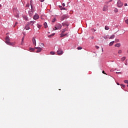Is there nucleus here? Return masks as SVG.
Listing matches in <instances>:
<instances>
[{
	"label": "nucleus",
	"instance_id": "nucleus-1",
	"mask_svg": "<svg viewBox=\"0 0 128 128\" xmlns=\"http://www.w3.org/2000/svg\"><path fill=\"white\" fill-rule=\"evenodd\" d=\"M10 37L8 36H6V43L8 46H14V43H12L10 42Z\"/></svg>",
	"mask_w": 128,
	"mask_h": 128
},
{
	"label": "nucleus",
	"instance_id": "nucleus-2",
	"mask_svg": "<svg viewBox=\"0 0 128 128\" xmlns=\"http://www.w3.org/2000/svg\"><path fill=\"white\" fill-rule=\"evenodd\" d=\"M13 12L15 16L17 18H18V14H20V12L16 10V8H14Z\"/></svg>",
	"mask_w": 128,
	"mask_h": 128
},
{
	"label": "nucleus",
	"instance_id": "nucleus-3",
	"mask_svg": "<svg viewBox=\"0 0 128 128\" xmlns=\"http://www.w3.org/2000/svg\"><path fill=\"white\" fill-rule=\"evenodd\" d=\"M62 28V25L60 24H58L56 25L55 29L53 28L54 30H60Z\"/></svg>",
	"mask_w": 128,
	"mask_h": 128
},
{
	"label": "nucleus",
	"instance_id": "nucleus-4",
	"mask_svg": "<svg viewBox=\"0 0 128 128\" xmlns=\"http://www.w3.org/2000/svg\"><path fill=\"white\" fill-rule=\"evenodd\" d=\"M64 54V51H62V50L59 48L58 50H57V54L58 56H62Z\"/></svg>",
	"mask_w": 128,
	"mask_h": 128
},
{
	"label": "nucleus",
	"instance_id": "nucleus-5",
	"mask_svg": "<svg viewBox=\"0 0 128 128\" xmlns=\"http://www.w3.org/2000/svg\"><path fill=\"white\" fill-rule=\"evenodd\" d=\"M35 48L37 50L36 51V52L37 53L40 52L42 50V48L40 47H35Z\"/></svg>",
	"mask_w": 128,
	"mask_h": 128
},
{
	"label": "nucleus",
	"instance_id": "nucleus-6",
	"mask_svg": "<svg viewBox=\"0 0 128 128\" xmlns=\"http://www.w3.org/2000/svg\"><path fill=\"white\" fill-rule=\"evenodd\" d=\"M117 4H118V8H122V6H124V4H122V2H120V0H118V2Z\"/></svg>",
	"mask_w": 128,
	"mask_h": 128
},
{
	"label": "nucleus",
	"instance_id": "nucleus-7",
	"mask_svg": "<svg viewBox=\"0 0 128 128\" xmlns=\"http://www.w3.org/2000/svg\"><path fill=\"white\" fill-rule=\"evenodd\" d=\"M34 20H38L40 18V16L37 14H36L33 17Z\"/></svg>",
	"mask_w": 128,
	"mask_h": 128
},
{
	"label": "nucleus",
	"instance_id": "nucleus-8",
	"mask_svg": "<svg viewBox=\"0 0 128 128\" xmlns=\"http://www.w3.org/2000/svg\"><path fill=\"white\" fill-rule=\"evenodd\" d=\"M34 10H32V8H31V11L28 12L30 16H32V15H33L32 14H34Z\"/></svg>",
	"mask_w": 128,
	"mask_h": 128
},
{
	"label": "nucleus",
	"instance_id": "nucleus-9",
	"mask_svg": "<svg viewBox=\"0 0 128 128\" xmlns=\"http://www.w3.org/2000/svg\"><path fill=\"white\" fill-rule=\"evenodd\" d=\"M32 44H34V46H36V38L34 37L32 38Z\"/></svg>",
	"mask_w": 128,
	"mask_h": 128
},
{
	"label": "nucleus",
	"instance_id": "nucleus-10",
	"mask_svg": "<svg viewBox=\"0 0 128 128\" xmlns=\"http://www.w3.org/2000/svg\"><path fill=\"white\" fill-rule=\"evenodd\" d=\"M36 22V21H30V22H28V24H30V26H34V24Z\"/></svg>",
	"mask_w": 128,
	"mask_h": 128
},
{
	"label": "nucleus",
	"instance_id": "nucleus-11",
	"mask_svg": "<svg viewBox=\"0 0 128 128\" xmlns=\"http://www.w3.org/2000/svg\"><path fill=\"white\" fill-rule=\"evenodd\" d=\"M66 18V16L64 15L61 17V20H64Z\"/></svg>",
	"mask_w": 128,
	"mask_h": 128
},
{
	"label": "nucleus",
	"instance_id": "nucleus-12",
	"mask_svg": "<svg viewBox=\"0 0 128 128\" xmlns=\"http://www.w3.org/2000/svg\"><path fill=\"white\" fill-rule=\"evenodd\" d=\"M106 10H108V6H104V7L103 8V11L106 12Z\"/></svg>",
	"mask_w": 128,
	"mask_h": 128
},
{
	"label": "nucleus",
	"instance_id": "nucleus-13",
	"mask_svg": "<svg viewBox=\"0 0 128 128\" xmlns=\"http://www.w3.org/2000/svg\"><path fill=\"white\" fill-rule=\"evenodd\" d=\"M23 18L24 20H28V18L26 16H24Z\"/></svg>",
	"mask_w": 128,
	"mask_h": 128
},
{
	"label": "nucleus",
	"instance_id": "nucleus-14",
	"mask_svg": "<svg viewBox=\"0 0 128 128\" xmlns=\"http://www.w3.org/2000/svg\"><path fill=\"white\" fill-rule=\"evenodd\" d=\"M30 26L28 24L26 26H25V29L26 30H28L30 29Z\"/></svg>",
	"mask_w": 128,
	"mask_h": 128
},
{
	"label": "nucleus",
	"instance_id": "nucleus-15",
	"mask_svg": "<svg viewBox=\"0 0 128 128\" xmlns=\"http://www.w3.org/2000/svg\"><path fill=\"white\" fill-rule=\"evenodd\" d=\"M66 34H64V33H62L60 34V38H63V36H66Z\"/></svg>",
	"mask_w": 128,
	"mask_h": 128
},
{
	"label": "nucleus",
	"instance_id": "nucleus-16",
	"mask_svg": "<svg viewBox=\"0 0 128 128\" xmlns=\"http://www.w3.org/2000/svg\"><path fill=\"white\" fill-rule=\"evenodd\" d=\"M63 26H68V23H62Z\"/></svg>",
	"mask_w": 128,
	"mask_h": 128
},
{
	"label": "nucleus",
	"instance_id": "nucleus-17",
	"mask_svg": "<svg viewBox=\"0 0 128 128\" xmlns=\"http://www.w3.org/2000/svg\"><path fill=\"white\" fill-rule=\"evenodd\" d=\"M114 46H116L117 48H120V44L118 43L114 45Z\"/></svg>",
	"mask_w": 128,
	"mask_h": 128
},
{
	"label": "nucleus",
	"instance_id": "nucleus-18",
	"mask_svg": "<svg viewBox=\"0 0 128 128\" xmlns=\"http://www.w3.org/2000/svg\"><path fill=\"white\" fill-rule=\"evenodd\" d=\"M113 38H114V35H112L111 36L110 38H109V39L110 40H112Z\"/></svg>",
	"mask_w": 128,
	"mask_h": 128
},
{
	"label": "nucleus",
	"instance_id": "nucleus-19",
	"mask_svg": "<svg viewBox=\"0 0 128 128\" xmlns=\"http://www.w3.org/2000/svg\"><path fill=\"white\" fill-rule=\"evenodd\" d=\"M29 50L30 52H34L36 50V48H30Z\"/></svg>",
	"mask_w": 128,
	"mask_h": 128
},
{
	"label": "nucleus",
	"instance_id": "nucleus-20",
	"mask_svg": "<svg viewBox=\"0 0 128 128\" xmlns=\"http://www.w3.org/2000/svg\"><path fill=\"white\" fill-rule=\"evenodd\" d=\"M44 26L45 28H48V24H46V22H45L44 24Z\"/></svg>",
	"mask_w": 128,
	"mask_h": 128
},
{
	"label": "nucleus",
	"instance_id": "nucleus-21",
	"mask_svg": "<svg viewBox=\"0 0 128 128\" xmlns=\"http://www.w3.org/2000/svg\"><path fill=\"white\" fill-rule=\"evenodd\" d=\"M114 41L110 43L109 46H112L114 44Z\"/></svg>",
	"mask_w": 128,
	"mask_h": 128
},
{
	"label": "nucleus",
	"instance_id": "nucleus-22",
	"mask_svg": "<svg viewBox=\"0 0 128 128\" xmlns=\"http://www.w3.org/2000/svg\"><path fill=\"white\" fill-rule=\"evenodd\" d=\"M30 6H31V8H32V0H30Z\"/></svg>",
	"mask_w": 128,
	"mask_h": 128
},
{
	"label": "nucleus",
	"instance_id": "nucleus-23",
	"mask_svg": "<svg viewBox=\"0 0 128 128\" xmlns=\"http://www.w3.org/2000/svg\"><path fill=\"white\" fill-rule=\"evenodd\" d=\"M126 56H124V57H122V58H121V60H122V62H124V60H126Z\"/></svg>",
	"mask_w": 128,
	"mask_h": 128
},
{
	"label": "nucleus",
	"instance_id": "nucleus-24",
	"mask_svg": "<svg viewBox=\"0 0 128 128\" xmlns=\"http://www.w3.org/2000/svg\"><path fill=\"white\" fill-rule=\"evenodd\" d=\"M105 30H110V28H108V26H105Z\"/></svg>",
	"mask_w": 128,
	"mask_h": 128
},
{
	"label": "nucleus",
	"instance_id": "nucleus-25",
	"mask_svg": "<svg viewBox=\"0 0 128 128\" xmlns=\"http://www.w3.org/2000/svg\"><path fill=\"white\" fill-rule=\"evenodd\" d=\"M66 30H68V29L65 28L62 31V34H64V32H66Z\"/></svg>",
	"mask_w": 128,
	"mask_h": 128
},
{
	"label": "nucleus",
	"instance_id": "nucleus-26",
	"mask_svg": "<svg viewBox=\"0 0 128 128\" xmlns=\"http://www.w3.org/2000/svg\"><path fill=\"white\" fill-rule=\"evenodd\" d=\"M37 26L38 28H42V26L40 25L39 24H37Z\"/></svg>",
	"mask_w": 128,
	"mask_h": 128
},
{
	"label": "nucleus",
	"instance_id": "nucleus-27",
	"mask_svg": "<svg viewBox=\"0 0 128 128\" xmlns=\"http://www.w3.org/2000/svg\"><path fill=\"white\" fill-rule=\"evenodd\" d=\"M26 8H28L30 7V3H27V4H26Z\"/></svg>",
	"mask_w": 128,
	"mask_h": 128
},
{
	"label": "nucleus",
	"instance_id": "nucleus-28",
	"mask_svg": "<svg viewBox=\"0 0 128 128\" xmlns=\"http://www.w3.org/2000/svg\"><path fill=\"white\" fill-rule=\"evenodd\" d=\"M82 46H78V50H82Z\"/></svg>",
	"mask_w": 128,
	"mask_h": 128
},
{
	"label": "nucleus",
	"instance_id": "nucleus-29",
	"mask_svg": "<svg viewBox=\"0 0 128 128\" xmlns=\"http://www.w3.org/2000/svg\"><path fill=\"white\" fill-rule=\"evenodd\" d=\"M122 50H119L118 51V54H122Z\"/></svg>",
	"mask_w": 128,
	"mask_h": 128
},
{
	"label": "nucleus",
	"instance_id": "nucleus-30",
	"mask_svg": "<svg viewBox=\"0 0 128 128\" xmlns=\"http://www.w3.org/2000/svg\"><path fill=\"white\" fill-rule=\"evenodd\" d=\"M124 82L125 84H128V80H124Z\"/></svg>",
	"mask_w": 128,
	"mask_h": 128
},
{
	"label": "nucleus",
	"instance_id": "nucleus-31",
	"mask_svg": "<svg viewBox=\"0 0 128 128\" xmlns=\"http://www.w3.org/2000/svg\"><path fill=\"white\" fill-rule=\"evenodd\" d=\"M50 54L54 55V52H50Z\"/></svg>",
	"mask_w": 128,
	"mask_h": 128
},
{
	"label": "nucleus",
	"instance_id": "nucleus-32",
	"mask_svg": "<svg viewBox=\"0 0 128 128\" xmlns=\"http://www.w3.org/2000/svg\"><path fill=\"white\" fill-rule=\"evenodd\" d=\"M40 46H42L43 47L44 46V43H40Z\"/></svg>",
	"mask_w": 128,
	"mask_h": 128
},
{
	"label": "nucleus",
	"instance_id": "nucleus-33",
	"mask_svg": "<svg viewBox=\"0 0 128 128\" xmlns=\"http://www.w3.org/2000/svg\"><path fill=\"white\" fill-rule=\"evenodd\" d=\"M126 24H128V19L126 20H125Z\"/></svg>",
	"mask_w": 128,
	"mask_h": 128
},
{
	"label": "nucleus",
	"instance_id": "nucleus-34",
	"mask_svg": "<svg viewBox=\"0 0 128 128\" xmlns=\"http://www.w3.org/2000/svg\"><path fill=\"white\" fill-rule=\"evenodd\" d=\"M116 42H120V40H118V39H116Z\"/></svg>",
	"mask_w": 128,
	"mask_h": 128
},
{
	"label": "nucleus",
	"instance_id": "nucleus-35",
	"mask_svg": "<svg viewBox=\"0 0 128 128\" xmlns=\"http://www.w3.org/2000/svg\"><path fill=\"white\" fill-rule=\"evenodd\" d=\"M121 86H122V88H125L126 85H124V84H122Z\"/></svg>",
	"mask_w": 128,
	"mask_h": 128
},
{
	"label": "nucleus",
	"instance_id": "nucleus-36",
	"mask_svg": "<svg viewBox=\"0 0 128 128\" xmlns=\"http://www.w3.org/2000/svg\"><path fill=\"white\" fill-rule=\"evenodd\" d=\"M114 12H118V9H115L114 10Z\"/></svg>",
	"mask_w": 128,
	"mask_h": 128
},
{
	"label": "nucleus",
	"instance_id": "nucleus-37",
	"mask_svg": "<svg viewBox=\"0 0 128 128\" xmlns=\"http://www.w3.org/2000/svg\"><path fill=\"white\" fill-rule=\"evenodd\" d=\"M24 36L22 39V42H24Z\"/></svg>",
	"mask_w": 128,
	"mask_h": 128
},
{
	"label": "nucleus",
	"instance_id": "nucleus-38",
	"mask_svg": "<svg viewBox=\"0 0 128 128\" xmlns=\"http://www.w3.org/2000/svg\"><path fill=\"white\" fill-rule=\"evenodd\" d=\"M100 48V47H98V46H96V48L98 49Z\"/></svg>",
	"mask_w": 128,
	"mask_h": 128
},
{
	"label": "nucleus",
	"instance_id": "nucleus-39",
	"mask_svg": "<svg viewBox=\"0 0 128 128\" xmlns=\"http://www.w3.org/2000/svg\"><path fill=\"white\" fill-rule=\"evenodd\" d=\"M56 22V19H54L52 20V22Z\"/></svg>",
	"mask_w": 128,
	"mask_h": 128
},
{
	"label": "nucleus",
	"instance_id": "nucleus-40",
	"mask_svg": "<svg viewBox=\"0 0 128 128\" xmlns=\"http://www.w3.org/2000/svg\"><path fill=\"white\" fill-rule=\"evenodd\" d=\"M40 2H44V0H39Z\"/></svg>",
	"mask_w": 128,
	"mask_h": 128
},
{
	"label": "nucleus",
	"instance_id": "nucleus-41",
	"mask_svg": "<svg viewBox=\"0 0 128 128\" xmlns=\"http://www.w3.org/2000/svg\"><path fill=\"white\" fill-rule=\"evenodd\" d=\"M124 6H128V4H127L126 3H125V4H124Z\"/></svg>",
	"mask_w": 128,
	"mask_h": 128
},
{
	"label": "nucleus",
	"instance_id": "nucleus-42",
	"mask_svg": "<svg viewBox=\"0 0 128 128\" xmlns=\"http://www.w3.org/2000/svg\"><path fill=\"white\" fill-rule=\"evenodd\" d=\"M92 32H96V30H94V29H92Z\"/></svg>",
	"mask_w": 128,
	"mask_h": 128
},
{
	"label": "nucleus",
	"instance_id": "nucleus-43",
	"mask_svg": "<svg viewBox=\"0 0 128 128\" xmlns=\"http://www.w3.org/2000/svg\"><path fill=\"white\" fill-rule=\"evenodd\" d=\"M18 24V22H16L15 24V26H16V24Z\"/></svg>",
	"mask_w": 128,
	"mask_h": 128
},
{
	"label": "nucleus",
	"instance_id": "nucleus-44",
	"mask_svg": "<svg viewBox=\"0 0 128 128\" xmlns=\"http://www.w3.org/2000/svg\"><path fill=\"white\" fill-rule=\"evenodd\" d=\"M62 10H66V8H62Z\"/></svg>",
	"mask_w": 128,
	"mask_h": 128
},
{
	"label": "nucleus",
	"instance_id": "nucleus-45",
	"mask_svg": "<svg viewBox=\"0 0 128 128\" xmlns=\"http://www.w3.org/2000/svg\"><path fill=\"white\" fill-rule=\"evenodd\" d=\"M102 52H104V48H102Z\"/></svg>",
	"mask_w": 128,
	"mask_h": 128
},
{
	"label": "nucleus",
	"instance_id": "nucleus-46",
	"mask_svg": "<svg viewBox=\"0 0 128 128\" xmlns=\"http://www.w3.org/2000/svg\"><path fill=\"white\" fill-rule=\"evenodd\" d=\"M102 72V74H106V73L104 72V70Z\"/></svg>",
	"mask_w": 128,
	"mask_h": 128
},
{
	"label": "nucleus",
	"instance_id": "nucleus-47",
	"mask_svg": "<svg viewBox=\"0 0 128 128\" xmlns=\"http://www.w3.org/2000/svg\"><path fill=\"white\" fill-rule=\"evenodd\" d=\"M117 84H118V86H120V83L118 82Z\"/></svg>",
	"mask_w": 128,
	"mask_h": 128
},
{
	"label": "nucleus",
	"instance_id": "nucleus-48",
	"mask_svg": "<svg viewBox=\"0 0 128 128\" xmlns=\"http://www.w3.org/2000/svg\"><path fill=\"white\" fill-rule=\"evenodd\" d=\"M51 36H54V34H52Z\"/></svg>",
	"mask_w": 128,
	"mask_h": 128
},
{
	"label": "nucleus",
	"instance_id": "nucleus-49",
	"mask_svg": "<svg viewBox=\"0 0 128 128\" xmlns=\"http://www.w3.org/2000/svg\"><path fill=\"white\" fill-rule=\"evenodd\" d=\"M92 40H94V36H92Z\"/></svg>",
	"mask_w": 128,
	"mask_h": 128
},
{
	"label": "nucleus",
	"instance_id": "nucleus-50",
	"mask_svg": "<svg viewBox=\"0 0 128 128\" xmlns=\"http://www.w3.org/2000/svg\"><path fill=\"white\" fill-rule=\"evenodd\" d=\"M52 36H49L48 38H50Z\"/></svg>",
	"mask_w": 128,
	"mask_h": 128
},
{
	"label": "nucleus",
	"instance_id": "nucleus-51",
	"mask_svg": "<svg viewBox=\"0 0 128 128\" xmlns=\"http://www.w3.org/2000/svg\"><path fill=\"white\" fill-rule=\"evenodd\" d=\"M1 6H2V4H0V8H1Z\"/></svg>",
	"mask_w": 128,
	"mask_h": 128
},
{
	"label": "nucleus",
	"instance_id": "nucleus-52",
	"mask_svg": "<svg viewBox=\"0 0 128 128\" xmlns=\"http://www.w3.org/2000/svg\"><path fill=\"white\" fill-rule=\"evenodd\" d=\"M110 2H112V0H110Z\"/></svg>",
	"mask_w": 128,
	"mask_h": 128
},
{
	"label": "nucleus",
	"instance_id": "nucleus-53",
	"mask_svg": "<svg viewBox=\"0 0 128 128\" xmlns=\"http://www.w3.org/2000/svg\"><path fill=\"white\" fill-rule=\"evenodd\" d=\"M63 6H64V4H63Z\"/></svg>",
	"mask_w": 128,
	"mask_h": 128
},
{
	"label": "nucleus",
	"instance_id": "nucleus-54",
	"mask_svg": "<svg viewBox=\"0 0 128 128\" xmlns=\"http://www.w3.org/2000/svg\"><path fill=\"white\" fill-rule=\"evenodd\" d=\"M60 8H62V6H60Z\"/></svg>",
	"mask_w": 128,
	"mask_h": 128
},
{
	"label": "nucleus",
	"instance_id": "nucleus-55",
	"mask_svg": "<svg viewBox=\"0 0 128 128\" xmlns=\"http://www.w3.org/2000/svg\"><path fill=\"white\" fill-rule=\"evenodd\" d=\"M104 38H106V37H104Z\"/></svg>",
	"mask_w": 128,
	"mask_h": 128
},
{
	"label": "nucleus",
	"instance_id": "nucleus-56",
	"mask_svg": "<svg viewBox=\"0 0 128 128\" xmlns=\"http://www.w3.org/2000/svg\"><path fill=\"white\" fill-rule=\"evenodd\" d=\"M104 38H106V37H104Z\"/></svg>",
	"mask_w": 128,
	"mask_h": 128
},
{
	"label": "nucleus",
	"instance_id": "nucleus-57",
	"mask_svg": "<svg viewBox=\"0 0 128 128\" xmlns=\"http://www.w3.org/2000/svg\"><path fill=\"white\" fill-rule=\"evenodd\" d=\"M104 38H106V37H104Z\"/></svg>",
	"mask_w": 128,
	"mask_h": 128
},
{
	"label": "nucleus",
	"instance_id": "nucleus-58",
	"mask_svg": "<svg viewBox=\"0 0 128 128\" xmlns=\"http://www.w3.org/2000/svg\"><path fill=\"white\" fill-rule=\"evenodd\" d=\"M127 52H128V50H127Z\"/></svg>",
	"mask_w": 128,
	"mask_h": 128
},
{
	"label": "nucleus",
	"instance_id": "nucleus-59",
	"mask_svg": "<svg viewBox=\"0 0 128 128\" xmlns=\"http://www.w3.org/2000/svg\"><path fill=\"white\" fill-rule=\"evenodd\" d=\"M127 86H128V84L127 85Z\"/></svg>",
	"mask_w": 128,
	"mask_h": 128
}]
</instances>
